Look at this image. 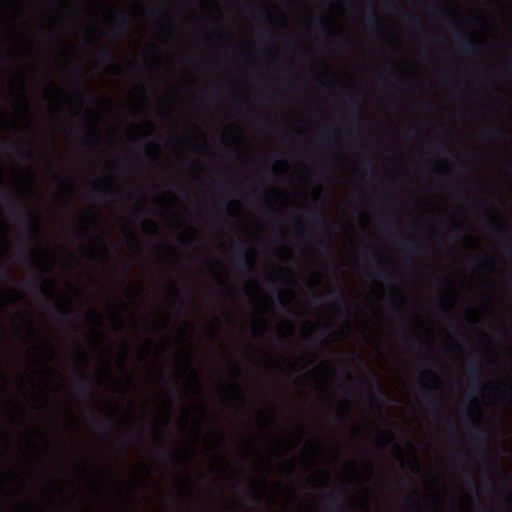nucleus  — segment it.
Instances as JSON below:
<instances>
[{
  "label": "nucleus",
  "instance_id": "63",
  "mask_svg": "<svg viewBox=\"0 0 512 512\" xmlns=\"http://www.w3.org/2000/svg\"><path fill=\"white\" fill-rule=\"evenodd\" d=\"M371 258H372L373 260H377V259H378V256H377L376 254H371Z\"/></svg>",
  "mask_w": 512,
  "mask_h": 512
},
{
  "label": "nucleus",
  "instance_id": "6",
  "mask_svg": "<svg viewBox=\"0 0 512 512\" xmlns=\"http://www.w3.org/2000/svg\"><path fill=\"white\" fill-rule=\"evenodd\" d=\"M26 231L28 236L35 240H40L42 236V229L39 218L32 212L27 213Z\"/></svg>",
  "mask_w": 512,
  "mask_h": 512
},
{
  "label": "nucleus",
  "instance_id": "53",
  "mask_svg": "<svg viewBox=\"0 0 512 512\" xmlns=\"http://www.w3.org/2000/svg\"><path fill=\"white\" fill-rule=\"evenodd\" d=\"M314 301L316 304H320L322 302V297L320 295H315Z\"/></svg>",
  "mask_w": 512,
  "mask_h": 512
},
{
  "label": "nucleus",
  "instance_id": "47",
  "mask_svg": "<svg viewBox=\"0 0 512 512\" xmlns=\"http://www.w3.org/2000/svg\"><path fill=\"white\" fill-rule=\"evenodd\" d=\"M259 36L261 38H268L270 36V31L267 28H264L260 33Z\"/></svg>",
  "mask_w": 512,
  "mask_h": 512
},
{
  "label": "nucleus",
  "instance_id": "8",
  "mask_svg": "<svg viewBox=\"0 0 512 512\" xmlns=\"http://www.w3.org/2000/svg\"><path fill=\"white\" fill-rule=\"evenodd\" d=\"M100 61L103 64H107L114 74H120L121 68L114 63V53L109 48H102L100 51Z\"/></svg>",
  "mask_w": 512,
  "mask_h": 512
},
{
  "label": "nucleus",
  "instance_id": "37",
  "mask_svg": "<svg viewBox=\"0 0 512 512\" xmlns=\"http://www.w3.org/2000/svg\"><path fill=\"white\" fill-rule=\"evenodd\" d=\"M461 476H462V479H463L466 483H468V484H470V485H474V479H473V476H472V474H471L470 472H468V471H463V472H462V474H461Z\"/></svg>",
  "mask_w": 512,
  "mask_h": 512
},
{
  "label": "nucleus",
  "instance_id": "46",
  "mask_svg": "<svg viewBox=\"0 0 512 512\" xmlns=\"http://www.w3.org/2000/svg\"><path fill=\"white\" fill-rule=\"evenodd\" d=\"M33 256H34L37 260H39V261H45V258H44V256H43L42 252L34 251V252H33Z\"/></svg>",
  "mask_w": 512,
  "mask_h": 512
},
{
  "label": "nucleus",
  "instance_id": "64",
  "mask_svg": "<svg viewBox=\"0 0 512 512\" xmlns=\"http://www.w3.org/2000/svg\"><path fill=\"white\" fill-rule=\"evenodd\" d=\"M509 72H510V75L512 76V61H511V66H510Z\"/></svg>",
  "mask_w": 512,
  "mask_h": 512
},
{
  "label": "nucleus",
  "instance_id": "43",
  "mask_svg": "<svg viewBox=\"0 0 512 512\" xmlns=\"http://www.w3.org/2000/svg\"><path fill=\"white\" fill-rule=\"evenodd\" d=\"M61 184L64 188H66L69 191L70 194L73 192L74 186L72 182H66L64 180H61Z\"/></svg>",
  "mask_w": 512,
  "mask_h": 512
},
{
  "label": "nucleus",
  "instance_id": "55",
  "mask_svg": "<svg viewBox=\"0 0 512 512\" xmlns=\"http://www.w3.org/2000/svg\"><path fill=\"white\" fill-rule=\"evenodd\" d=\"M235 247L239 253H242L244 247L241 244L237 243Z\"/></svg>",
  "mask_w": 512,
  "mask_h": 512
},
{
  "label": "nucleus",
  "instance_id": "24",
  "mask_svg": "<svg viewBox=\"0 0 512 512\" xmlns=\"http://www.w3.org/2000/svg\"><path fill=\"white\" fill-rule=\"evenodd\" d=\"M409 446L412 450V457H413V463L411 465V471L413 472H418L420 471V462H419V459H418V456H417V453H416V449L415 447L409 443Z\"/></svg>",
  "mask_w": 512,
  "mask_h": 512
},
{
  "label": "nucleus",
  "instance_id": "39",
  "mask_svg": "<svg viewBox=\"0 0 512 512\" xmlns=\"http://www.w3.org/2000/svg\"><path fill=\"white\" fill-rule=\"evenodd\" d=\"M385 8L387 11L389 12H397L399 9H398V6L395 5L394 1H387L386 4H385Z\"/></svg>",
  "mask_w": 512,
  "mask_h": 512
},
{
  "label": "nucleus",
  "instance_id": "57",
  "mask_svg": "<svg viewBox=\"0 0 512 512\" xmlns=\"http://www.w3.org/2000/svg\"><path fill=\"white\" fill-rule=\"evenodd\" d=\"M234 370H235V372H236L237 376H238V377H240V376H241V371H240L239 366H235V367H234Z\"/></svg>",
  "mask_w": 512,
  "mask_h": 512
},
{
  "label": "nucleus",
  "instance_id": "26",
  "mask_svg": "<svg viewBox=\"0 0 512 512\" xmlns=\"http://www.w3.org/2000/svg\"><path fill=\"white\" fill-rule=\"evenodd\" d=\"M72 314H73V309H72L71 305H68L65 308L59 310L60 317L66 321H70V317Z\"/></svg>",
  "mask_w": 512,
  "mask_h": 512
},
{
  "label": "nucleus",
  "instance_id": "29",
  "mask_svg": "<svg viewBox=\"0 0 512 512\" xmlns=\"http://www.w3.org/2000/svg\"><path fill=\"white\" fill-rule=\"evenodd\" d=\"M117 16L119 17V19L121 21V31L117 32L116 36H120L123 33V31L128 27L129 19L127 18L126 15H123V14H117Z\"/></svg>",
  "mask_w": 512,
  "mask_h": 512
},
{
  "label": "nucleus",
  "instance_id": "16",
  "mask_svg": "<svg viewBox=\"0 0 512 512\" xmlns=\"http://www.w3.org/2000/svg\"><path fill=\"white\" fill-rule=\"evenodd\" d=\"M329 299L334 303L341 306L347 305V299L345 298L343 291L338 289H333L328 294Z\"/></svg>",
  "mask_w": 512,
  "mask_h": 512
},
{
  "label": "nucleus",
  "instance_id": "18",
  "mask_svg": "<svg viewBox=\"0 0 512 512\" xmlns=\"http://www.w3.org/2000/svg\"><path fill=\"white\" fill-rule=\"evenodd\" d=\"M308 215L311 218L312 222L317 226V228L321 230L327 228V224L325 223L324 217L320 211L309 210Z\"/></svg>",
  "mask_w": 512,
  "mask_h": 512
},
{
  "label": "nucleus",
  "instance_id": "19",
  "mask_svg": "<svg viewBox=\"0 0 512 512\" xmlns=\"http://www.w3.org/2000/svg\"><path fill=\"white\" fill-rule=\"evenodd\" d=\"M316 24L319 28V31L322 33V34H325V35H333L335 34V30L333 29V27L329 24V22L327 21L326 18L324 17H320L316 20Z\"/></svg>",
  "mask_w": 512,
  "mask_h": 512
},
{
  "label": "nucleus",
  "instance_id": "33",
  "mask_svg": "<svg viewBox=\"0 0 512 512\" xmlns=\"http://www.w3.org/2000/svg\"><path fill=\"white\" fill-rule=\"evenodd\" d=\"M0 279L11 283L12 279L7 271V267L5 265H0Z\"/></svg>",
  "mask_w": 512,
  "mask_h": 512
},
{
  "label": "nucleus",
  "instance_id": "7",
  "mask_svg": "<svg viewBox=\"0 0 512 512\" xmlns=\"http://www.w3.org/2000/svg\"><path fill=\"white\" fill-rule=\"evenodd\" d=\"M376 275L391 284L390 299L393 301L395 306L399 307L400 303L397 301L396 297L400 295L401 290L400 287L394 283V277L392 274L384 270H377Z\"/></svg>",
  "mask_w": 512,
  "mask_h": 512
},
{
  "label": "nucleus",
  "instance_id": "14",
  "mask_svg": "<svg viewBox=\"0 0 512 512\" xmlns=\"http://www.w3.org/2000/svg\"><path fill=\"white\" fill-rule=\"evenodd\" d=\"M5 199L7 201V206L10 210V213L15 218H20L24 211L22 205L18 201L9 198L7 195H5Z\"/></svg>",
  "mask_w": 512,
  "mask_h": 512
},
{
  "label": "nucleus",
  "instance_id": "45",
  "mask_svg": "<svg viewBox=\"0 0 512 512\" xmlns=\"http://www.w3.org/2000/svg\"><path fill=\"white\" fill-rule=\"evenodd\" d=\"M365 168L366 169H370V170H374V163L372 161L371 158H368L366 161H365Z\"/></svg>",
  "mask_w": 512,
  "mask_h": 512
},
{
  "label": "nucleus",
  "instance_id": "17",
  "mask_svg": "<svg viewBox=\"0 0 512 512\" xmlns=\"http://www.w3.org/2000/svg\"><path fill=\"white\" fill-rule=\"evenodd\" d=\"M39 288L40 292L45 296L53 297L55 294V282L51 278L45 279Z\"/></svg>",
  "mask_w": 512,
  "mask_h": 512
},
{
  "label": "nucleus",
  "instance_id": "11",
  "mask_svg": "<svg viewBox=\"0 0 512 512\" xmlns=\"http://www.w3.org/2000/svg\"><path fill=\"white\" fill-rule=\"evenodd\" d=\"M364 19H365V23L369 27H372V28L379 27L381 19L376 11L374 3L371 2L369 4V8H368L367 12L365 13Z\"/></svg>",
  "mask_w": 512,
  "mask_h": 512
},
{
  "label": "nucleus",
  "instance_id": "15",
  "mask_svg": "<svg viewBox=\"0 0 512 512\" xmlns=\"http://www.w3.org/2000/svg\"><path fill=\"white\" fill-rule=\"evenodd\" d=\"M77 390L79 394L94 398V389L91 383L87 380H81L77 383Z\"/></svg>",
  "mask_w": 512,
  "mask_h": 512
},
{
  "label": "nucleus",
  "instance_id": "32",
  "mask_svg": "<svg viewBox=\"0 0 512 512\" xmlns=\"http://www.w3.org/2000/svg\"><path fill=\"white\" fill-rule=\"evenodd\" d=\"M383 82H384V85L389 88H396V87L402 86V82H400L396 78H393V79L385 78Z\"/></svg>",
  "mask_w": 512,
  "mask_h": 512
},
{
  "label": "nucleus",
  "instance_id": "9",
  "mask_svg": "<svg viewBox=\"0 0 512 512\" xmlns=\"http://www.w3.org/2000/svg\"><path fill=\"white\" fill-rule=\"evenodd\" d=\"M368 374L372 378L373 385L376 387L377 390L375 393H373V400L376 402L389 401L390 399L387 397L386 393L382 389V386L378 380L376 373L369 369Z\"/></svg>",
  "mask_w": 512,
  "mask_h": 512
},
{
  "label": "nucleus",
  "instance_id": "48",
  "mask_svg": "<svg viewBox=\"0 0 512 512\" xmlns=\"http://www.w3.org/2000/svg\"><path fill=\"white\" fill-rule=\"evenodd\" d=\"M413 506L416 509L417 512H421V504L418 500L413 501Z\"/></svg>",
  "mask_w": 512,
  "mask_h": 512
},
{
  "label": "nucleus",
  "instance_id": "21",
  "mask_svg": "<svg viewBox=\"0 0 512 512\" xmlns=\"http://www.w3.org/2000/svg\"><path fill=\"white\" fill-rule=\"evenodd\" d=\"M83 142L87 145H96L98 144L99 140V132L98 130H94L91 133H84L83 135Z\"/></svg>",
  "mask_w": 512,
  "mask_h": 512
},
{
  "label": "nucleus",
  "instance_id": "36",
  "mask_svg": "<svg viewBox=\"0 0 512 512\" xmlns=\"http://www.w3.org/2000/svg\"><path fill=\"white\" fill-rule=\"evenodd\" d=\"M95 428H96L97 430H99V431H101V432H103V433L107 434V433H108V431H109V429H110V426H109V425H107V424H105V423H103V422H98V421H96V422H95Z\"/></svg>",
  "mask_w": 512,
  "mask_h": 512
},
{
  "label": "nucleus",
  "instance_id": "41",
  "mask_svg": "<svg viewBox=\"0 0 512 512\" xmlns=\"http://www.w3.org/2000/svg\"><path fill=\"white\" fill-rule=\"evenodd\" d=\"M237 395L242 403V405H245L246 403V397H245V394L243 392V389L240 385H238V388H237Z\"/></svg>",
  "mask_w": 512,
  "mask_h": 512
},
{
  "label": "nucleus",
  "instance_id": "34",
  "mask_svg": "<svg viewBox=\"0 0 512 512\" xmlns=\"http://www.w3.org/2000/svg\"><path fill=\"white\" fill-rule=\"evenodd\" d=\"M330 498V507L332 509H339L340 508V498L337 495H329Z\"/></svg>",
  "mask_w": 512,
  "mask_h": 512
},
{
  "label": "nucleus",
  "instance_id": "1",
  "mask_svg": "<svg viewBox=\"0 0 512 512\" xmlns=\"http://www.w3.org/2000/svg\"><path fill=\"white\" fill-rule=\"evenodd\" d=\"M450 17V13L444 11ZM449 23L453 26V34L456 38L458 50L465 55H475L480 49L481 45L474 41L467 33L463 32L458 25H455L449 18Z\"/></svg>",
  "mask_w": 512,
  "mask_h": 512
},
{
  "label": "nucleus",
  "instance_id": "54",
  "mask_svg": "<svg viewBox=\"0 0 512 512\" xmlns=\"http://www.w3.org/2000/svg\"><path fill=\"white\" fill-rule=\"evenodd\" d=\"M93 316L96 317L97 319L101 320L102 319V316L99 312H97L96 310H93L92 312Z\"/></svg>",
  "mask_w": 512,
  "mask_h": 512
},
{
  "label": "nucleus",
  "instance_id": "58",
  "mask_svg": "<svg viewBox=\"0 0 512 512\" xmlns=\"http://www.w3.org/2000/svg\"><path fill=\"white\" fill-rule=\"evenodd\" d=\"M278 300H279V302H280L281 304H283V305L285 304V303H284V299H283V295H282V293H279V294H278Z\"/></svg>",
  "mask_w": 512,
  "mask_h": 512
},
{
  "label": "nucleus",
  "instance_id": "44",
  "mask_svg": "<svg viewBox=\"0 0 512 512\" xmlns=\"http://www.w3.org/2000/svg\"><path fill=\"white\" fill-rule=\"evenodd\" d=\"M27 329H28V332L31 336H34L35 335V329L33 327V324H32V321H31V317L29 316V321H28V324H27Z\"/></svg>",
  "mask_w": 512,
  "mask_h": 512
},
{
  "label": "nucleus",
  "instance_id": "50",
  "mask_svg": "<svg viewBox=\"0 0 512 512\" xmlns=\"http://www.w3.org/2000/svg\"><path fill=\"white\" fill-rule=\"evenodd\" d=\"M23 101H24V108L26 111H28L29 110V102L25 95H23Z\"/></svg>",
  "mask_w": 512,
  "mask_h": 512
},
{
  "label": "nucleus",
  "instance_id": "5",
  "mask_svg": "<svg viewBox=\"0 0 512 512\" xmlns=\"http://www.w3.org/2000/svg\"><path fill=\"white\" fill-rule=\"evenodd\" d=\"M397 243L399 248L410 256L423 255L426 251L425 245L402 237L397 236Z\"/></svg>",
  "mask_w": 512,
  "mask_h": 512
},
{
  "label": "nucleus",
  "instance_id": "38",
  "mask_svg": "<svg viewBox=\"0 0 512 512\" xmlns=\"http://www.w3.org/2000/svg\"><path fill=\"white\" fill-rule=\"evenodd\" d=\"M154 150L157 154L160 152V146L156 143H148L145 145V151L150 153L151 150Z\"/></svg>",
  "mask_w": 512,
  "mask_h": 512
},
{
  "label": "nucleus",
  "instance_id": "62",
  "mask_svg": "<svg viewBox=\"0 0 512 512\" xmlns=\"http://www.w3.org/2000/svg\"><path fill=\"white\" fill-rule=\"evenodd\" d=\"M219 204H220L221 206H224V205H225V206H227V205H228V203H227V202H224L223 200H220V201H219Z\"/></svg>",
  "mask_w": 512,
  "mask_h": 512
},
{
  "label": "nucleus",
  "instance_id": "20",
  "mask_svg": "<svg viewBox=\"0 0 512 512\" xmlns=\"http://www.w3.org/2000/svg\"><path fill=\"white\" fill-rule=\"evenodd\" d=\"M383 230L387 233V234H391V233H397V219L395 216H393L391 219L383 222Z\"/></svg>",
  "mask_w": 512,
  "mask_h": 512
},
{
  "label": "nucleus",
  "instance_id": "10",
  "mask_svg": "<svg viewBox=\"0 0 512 512\" xmlns=\"http://www.w3.org/2000/svg\"><path fill=\"white\" fill-rule=\"evenodd\" d=\"M254 261L253 258L248 254H239L235 260V268L238 270H245L250 272L253 268Z\"/></svg>",
  "mask_w": 512,
  "mask_h": 512
},
{
  "label": "nucleus",
  "instance_id": "40",
  "mask_svg": "<svg viewBox=\"0 0 512 512\" xmlns=\"http://www.w3.org/2000/svg\"><path fill=\"white\" fill-rule=\"evenodd\" d=\"M433 148L437 152H444L446 151V145L443 142H436L433 144Z\"/></svg>",
  "mask_w": 512,
  "mask_h": 512
},
{
  "label": "nucleus",
  "instance_id": "35",
  "mask_svg": "<svg viewBox=\"0 0 512 512\" xmlns=\"http://www.w3.org/2000/svg\"><path fill=\"white\" fill-rule=\"evenodd\" d=\"M483 485H484L485 489H487L489 491L494 490L495 486H496L494 480L491 477H487L484 480Z\"/></svg>",
  "mask_w": 512,
  "mask_h": 512
},
{
  "label": "nucleus",
  "instance_id": "28",
  "mask_svg": "<svg viewBox=\"0 0 512 512\" xmlns=\"http://www.w3.org/2000/svg\"><path fill=\"white\" fill-rule=\"evenodd\" d=\"M487 225L489 228H491L494 232L496 233H501L503 232V227L500 223L496 222L493 218H490L488 221H487Z\"/></svg>",
  "mask_w": 512,
  "mask_h": 512
},
{
  "label": "nucleus",
  "instance_id": "3",
  "mask_svg": "<svg viewBox=\"0 0 512 512\" xmlns=\"http://www.w3.org/2000/svg\"><path fill=\"white\" fill-rule=\"evenodd\" d=\"M465 416L473 421V426L469 431L472 441L478 446L483 452L486 451V443L489 439V433L484 429L478 419L474 418L470 409H466L464 412Z\"/></svg>",
  "mask_w": 512,
  "mask_h": 512
},
{
  "label": "nucleus",
  "instance_id": "4",
  "mask_svg": "<svg viewBox=\"0 0 512 512\" xmlns=\"http://www.w3.org/2000/svg\"><path fill=\"white\" fill-rule=\"evenodd\" d=\"M468 372L471 377L470 386L473 392H478L482 387L483 373L481 365L477 360H473L468 365Z\"/></svg>",
  "mask_w": 512,
  "mask_h": 512
},
{
  "label": "nucleus",
  "instance_id": "52",
  "mask_svg": "<svg viewBox=\"0 0 512 512\" xmlns=\"http://www.w3.org/2000/svg\"><path fill=\"white\" fill-rule=\"evenodd\" d=\"M24 156H25V159L28 161H31L33 159V155L30 152H26L24 154Z\"/></svg>",
  "mask_w": 512,
  "mask_h": 512
},
{
  "label": "nucleus",
  "instance_id": "31",
  "mask_svg": "<svg viewBox=\"0 0 512 512\" xmlns=\"http://www.w3.org/2000/svg\"><path fill=\"white\" fill-rule=\"evenodd\" d=\"M186 366H187V369L190 371L191 375H192V379H193V382L199 386L200 385V382H199V379L197 377V374L196 372L194 371L193 367H192V364H191V361H190V358H187L186 359Z\"/></svg>",
  "mask_w": 512,
  "mask_h": 512
},
{
  "label": "nucleus",
  "instance_id": "22",
  "mask_svg": "<svg viewBox=\"0 0 512 512\" xmlns=\"http://www.w3.org/2000/svg\"><path fill=\"white\" fill-rule=\"evenodd\" d=\"M339 417L342 421L347 420L350 416V402L348 399H344L343 405L338 409Z\"/></svg>",
  "mask_w": 512,
  "mask_h": 512
},
{
  "label": "nucleus",
  "instance_id": "25",
  "mask_svg": "<svg viewBox=\"0 0 512 512\" xmlns=\"http://www.w3.org/2000/svg\"><path fill=\"white\" fill-rule=\"evenodd\" d=\"M75 72H76V77H77V86H78L79 90L84 93H87V89L84 85L83 75H82L81 70L79 68H76Z\"/></svg>",
  "mask_w": 512,
  "mask_h": 512
},
{
  "label": "nucleus",
  "instance_id": "30",
  "mask_svg": "<svg viewBox=\"0 0 512 512\" xmlns=\"http://www.w3.org/2000/svg\"><path fill=\"white\" fill-rule=\"evenodd\" d=\"M10 148L19 150V147L16 144L9 141H4L0 138V151H6Z\"/></svg>",
  "mask_w": 512,
  "mask_h": 512
},
{
  "label": "nucleus",
  "instance_id": "60",
  "mask_svg": "<svg viewBox=\"0 0 512 512\" xmlns=\"http://www.w3.org/2000/svg\"><path fill=\"white\" fill-rule=\"evenodd\" d=\"M431 40V36L429 34L425 35V41L429 42Z\"/></svg>",
  "mask_w": 512,
  "mask_h": 512
},
{
  "label": "nucleus",
  "instance_id": "13",
  "mask_svg": "<svg viewBox=\"0 0 512 512\" xmlns=\"http://www.w3.org/2000/svg\"><path fill=\"white\" fill-rule=\"evenodd\" d=\"M347 103L353 106L352 111L348 114V120L359 126V104L358 102L352 98L351 96L347 97Z\"/></svg>",
  "mask_w": 512,
  "mask_h": 512
},
{
  "label": "nucleus",
  "instance_id": "27",
  "mask_svg": "<svg viewBox=\"0 0 512 512\" xmlns=\"http://www.w3.org/2000/svg\"><path fill=\"white\" fill-rule=\"evenodd\" d=\"M97 242H98V245L101 248V250L105 254H108L109 253V247H108V245L106 243L104 232L97 236Z\"/></svg>",
  "mask_w": 512,
  "mask_h": 512
},
{
  "label": "nucleus",
  "instance_id": "61",
  "mask_svg": "<svg viewBox=\"0 0 512 512\" xmlns=\"http://www.w3.org/2000/svg\"><path fill=\"white\" fill-rule=\"evenodd\" d=\"M350 44H351V43H350V41H348V40H345V41L343 42V45H344V46H346V47L350 46Z\"/></svg>",
  "mask_w": 512,
  "mask_h": 512
},
{
  "label": "nucleus",
  "instance_id": "12",
  "mask_svg": "<svg viewBox=\"0 0 512 512\" xmlns=\"http://www.w3.org/2000/svg\"><path fill=\"white\" fill-rule=\"evenodd\" d=\"M503 133V129L499 126H488L481 132V137L485 140H494L499 138Z\"/></svg>",
  "mask_w": 512,
  "mask_h": 512
},
{
  "label": "nucleus",
  "instance_id": "23",
  "mask_svg": "<svg viewBox=\"0 0 512 512\" xmlns=\"http://www.w3.org/2000/svg\"><path fill=\"white\" fill-rule=\"evenodd\" d=\"M405 19L407 23L414 27H420L421 26V18L417 14H405Z\"/></svg>",
  "mask_w": 512,
  "mask_h": 512
},
{
  "label": "nucleus",
  "instance_id": "49",
  "mask_svg": "<svg viewBox=\"0 0 512 512\" xmlns=\"http://www.w3.org/2000/svg\"><path fill=\"white\" fill-rule=\"evenodd\" d=\"M325 140H326V142H327L328 144H332V143H334V142H335V138H334L333 136H331V135H327V136L325 137Z\"/></svg>",
  "mask_w": 512,
  "mask_h": 512
},
{
  "label": "nucleus",
  "instance_id": "42",
  "mask_svg": "<svg viewBox=\"0 0 512 512\" xmlns=\"http://www.w3.org/2000/svg\"><path fill=\"white\" fill-rule=\"evenodd\" d=\"M145 228L149 229L151 232H155L156 229H157V225L154 221L152 220H147L145 222Z\"/></svg>",
  "mask_w": 512,
  "mask_h": 512
},
{
  "label": "nucleus",
  "instance_id": "59",
  "mask_svg": "<svg viewBox=\"0 0 512 512\" xmlns=\"http://www.w3.org/2000/svg\"><path fill=\"white\" fill-rule=\"evenodd\" d=\"M267 204H268V208H269L270 211H274L275 210L274 206L270 202H267Z\"/></svg>",
  "mask_w": 512,
  "mask_h": 512
},
{
  "label": "nucleus",
  "instance_id": "2",
  "mask_svg": "<svg viewBox=\"0 0 512 512\" xmlns=\"http://www.w3.org/2000/svg\"><path fill=\"white\" fill-rule=\"evenodd\" d=\"M429 376L430 380L434 383L433 386H429L427 391L422 394L423 399L432 406L433 412L436 416L440 414L441 400L439 398V377L432 371H425Z\"/></svg>",
  "mask_w": 512,
  "mask_h": 512
},
{
  "label": "nucleus",
  "instance_id": "51",
  "mask_svg": "<svg viewBox=\"0 0 512 512\" xmlns=\"http://www.w3.org/2000/svg\"><path fill=\"white\" fill-rule=\"evenodd\" d=\"M451 236L453 238H456L458 236V230L456 227H453V229L451 230Z\"/></svg>",
  "mask_w": 512,
  "mask_h": 512
},
{
  "label": "nucleus",
  "instance_id": "56",
  "mask_svg": "<svg viewBox=\"0 0 512 512\" xmlns=\"http://www.w3.org/2000/svg\"><path fill=\"white\" fill-rule=\"evenodd\" d=\"M172 390H173V392H174L175 394H177V395H179V394H180V390H179V388H178L177 386L173 385V386H172Z\"/></svg>",
  "mask_w": 512,
  "mask_h": 512
}]
</instances>
